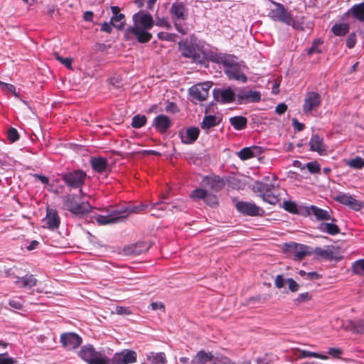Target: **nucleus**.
<instances>
[{
  "label": "nucleus",
  "mask_w": 364,
  "mask_h": 364,
  "mask_svg": "<svg viewBox=\"0 0 364 364\" xmlns=\"http://www.w3.org/2000/svg\"><path fill=\"white\" fill-rule=\"evenodd\" d=\"M313 253L322 259H332L333 257V252L329 248L324 250L320 247H317L313 250Z\"/></svg>",
  "instance_id": "36"
},
{
  "label": "nucleus",
  "mask_w": 364,
  "mask_h": 364,
  "mask_svg": "<svg viewBox=\"0 0 364 364\" xmlns=\"http://www.w3.org/2000/svg\"><path fill=\"white\" fill-rule=\"evenodd\" d=\"M360 22H364V1L354 4L345 14Z\"/></svg>",
  "instance_id": "23"
},
{
  "label": "nucleus",
  "mask_w": 364,
  "mask_h": 364,
  "mask_svg": "<svg viewBox=\"0 0 364 364\" xmlns=\"http://www.w3.org/2000/svg\"><path fill=\"white\" fill-rule=\"evenodd\" d=\"M224 69L230 79L246 82L247 77L242 72L240 65L235 61L232 55L228 60V63L224 66Z\"/></svg>",
  "instance_id": "9"
},
{
  "label": "nucleus",
  "mask_w": 364,
  "mask_h": 364,
  "mask_svg": "<svg viewBox=\"0 0 364 364\" xmlns=\"http://www.w3.org/2000/svg\"><path fill=\"white\" fill-rule=\"evenodd\" d=\"M211 361L213 364H231L232 362L229 358L221 355H213V358Z\"/></svg>",
  "instance_id": "46"
},
{
  "label": "nucleus",
  "mask_w": 364,
  "mask_h": 364,
  "mask_svg": "<svg viewBox=\"0 0 364 364\" xmlns=\"http://www.w3.org/2000/svg\"><path fill=\"white\" fill-rule=\"evenodd\" d=\"M349 29L348 23H336L332 26L331 31L336 36H344L348 33Z\"/></svg>",
  "instance_id": "32"
},
{
  "label": "nucleus",
  "mask_w": 364,
  "mask_h": 364,
  "mask_svg": "<svg viewBox=\"0 0 364 364\" xmlns=\"http://www.w3.org/2000/svg\"><path fill=\"white\" fill-rule=\"evenodd\" d=\"M146 123L145 115L137 114L132 118V126L133 128L139 129Z\"/></svg>",
  "instance_id": "39"
},
{
  "label": "nucleus",
  "mask_w": 364,
  "mask_h": 364,
  "mask_svg": "<svg viewBox=\"0 0 364 364\" xmlns=\"http://www.w3.org/2000/svg\"><path fill=\"white\" fill-rule=\"evenodd\" d=\"M37 282L33 274H27L23 277H16L14 283L21 288L31 289L36 286Z\"/></svg>",
  "instance_id": "25"
},
{
  "label": "nucleus",
  "mask_w": 364,
  "mask_h": 364,
  "mask_svg": "<svg viewBox=\"0 0 364 364\" xmlns=\"http://www.w3.org/2000/svg\"><path fill=\"white\" fill-rule=\"evenodd\" d=\"M346 329L355 334L364 333V318L355 321H349L346 326Z\"/></svg>",
  "instance_id": "28"
},
{
  "label": "nucleus",
  "mask_w": 364,
  "mask_h": 364,
  "mask_svg": "<svg viewBox=\"0 0 364 364\" xmlns=\"http://www.w3.org/2000/svg\"><path fill=\"white\" fill-rule=\"evenodd\" d=\"M178 47L183 56L191 58L193 63L205 65L206 58L203 52L183 41L178 43Z\"/></svg>",
  "instance_id": "8"
},
{
  "label": "nucleus",
  "mask_w": 364,
  "mask_h": 364,
  "mask_svg": "<svg viewBox=\"0 0 364 364\" xmlns=\"http://www.w3.org/2000/svg\"><path fill=\"white\" fill-rule=\"evenodd\" d=\"M201 185L214 193H218L222 190L225 185V181L218 175H211L204 177Z\"/></svg>",
  "instance_id": "11"
},
{
  "label": "nucleus",
  "mask_w": 364,
  "mask_h": 364,
  "mask_svg": "<svg viewBox=\"0 0 364 364\" xmlns=\"http://www.w3.org/2000/svg\"><path fill=\"white\" fill-rule=\"evenodd\" d=\"M283 208L288 212L291 213H298V208L296 207V205L294 202H292L291 200H285L283 203Z\"/></svg>",
  "instance_id": "51"
},
{
  "label": "nucleus",
  "mask_w": 364,
  "mask_h": 364,
  "mask_svg": "<svg viewBox=\"0 0 364 364\" xmlns=\"http://www.w3.org/2000/svg\"><path fill=\"white\" fill-rule=\"evenodd\" d=\"M208 205L215 207L218 204V198L215 195L208 194L204 200Z\"/></svg>",
  "instance_id": "59"
},
{
  "label": "nucleus",
  "mask_w": 364,
  "mask_h": 364,
  "mask_svg": "<svg viewBox=\"0 0 364 364\" xmlns=\"http://www.w3.org/2000/svg\"><path fill=\"white\" fill-rule=\"evenodd\" d=\"M208 193V191L205 189L196 188L192 193V196L194 198L203 199L205 200Z\"/></svg>",
  "instance_id": "52"
},
{
  "label": "nucleus",
  "mask_w": 364,
  "mask_h": 364,
  "mask_svg": "<svg viewBox=\"0 0 364 364\" xmlns=\"http://www.w3.org/2000/svg\"><path fill=\"white\" fill-rule=\"evenodd\" d=\"M124 17L125 16L123 14H117V16H113L111 18L112 25L119 30H122L124 26V23L121 21L123 19H124Z\"/></svg>",
  "instance_id": "40"
},
{
  "label": "nucleus",
  "mask_w": 364,
  "mask_h": 364,
  "mask_svg": "<svg viewBox=\"0 0 364 364\" xmlns=\"http://www.w3.org/2000/svg\"><path fill=\"white\" fill-rule=\"evenodd\" d=\"M287 110V105L284 102L279 103L275 108V112L279 115L283 114Z\"/></svg>",
  "instance_id": "64"
},
{
  "label": "nucleus",
  "mask_w": 364,
  "mask_h": 364,
  "mask_svg": "<svg viewBox=\"0 0 364 364\" xmlns=\"http://www.w3.org/2000/svg\"><path fill=\"white\" fill-rule=\"evenodd\" d=\"M230 55L216 54L210 57V60L214 63L223 64V66L228 63V60L230 58Z\"/></svg>",
  "instance_id": "42"
},
{
  "label": "nucleus",
  "mask_w": 364,
  "mask_h": 364,
  "mask_svg": "<svg viewBox=\"0 0 364 364\" xmlns=\"http://www.w3.org/2000/svg\"><path fill=\"white\" fill-rule=\"evenodd\" d=\"M351 269L354 274L364 276V259L355 261L352 264Z\"/></svg>",
  "instance_id": "37"
},
{
  "label": "nucleus",
  "mask_w": 364,
  "mask_h": 364,
  "mask_svg": "<svg viewBox=\"0 0 364 364\" xmlns=\"http://www.w3.org/2000/svg\"><path fill=\"white\" fill-rule=\"evenodd\" d=\"M229 121L236 130H242L247 127V119L244 116H235L230 117Z\"/></svg>",
  "instance_id": "29"
},
{
  "label": "nucleus",
  "mask_w": 364,
  "mask_h": 364,
  "mask_svg": "<svg viewBox=\"0 0 364 364\" xmlns=\"http://www.w3.org/2000/svg\"><path fill=\"white\" fill-rule=\"evenodd\" d=\"M237 155L239 158L242 160H247L250 158H252V152L251 151L250 147H245L242 149L238 153Z\"/></svg>",
  "instance_id": "47"
},
{
  "label": "nucleus",
  "mask_w": 364,
  "mask_h": 364,
  "mask_svg": "<svg viewBox=\"0 0 364 364\" xmlns=\"http://www.w3.org/2000/svg\"><path fill=\"white\" fill-rule=\"evenodd\" d=\"M333 200L343 205H348L356 210L361 208V203L348 193H339L333 197Z\"/></svg>",
  "instance_id": "18"
},
{
  "label": "nucleus",
  "mask_w": 364,
  "mask_h": 364,
  "mask_svg": "<svg viewBox=\"0 0 364 364\" xmlns=\"http://www.w3.org/2000/svg\"><path fill=\"white\" fill-rule=\"evenodd\" d=\"M274 188V186L273 184L264 183L262 182H257L254 186L255 191L259 193L261 196H263V195L266 193H272Z\"/></svg>",
  "instance_id": "34"
},
{
  "label": "nucleus",
  "mask_w": 364,
  "mask_h": 364,
  "mask_svg": "<svg viewBox=\"0 0 364 364\" xmlns=\"http://www.w3.org/2000/svg\"><path fill=\"white\" fill-rule=\"evenodd\" d=\"M305 166L311 173H318L321 171V166L316 161H310L307 163Z\"/></svg>",
  "instance_id": "50"
},
{
  "label": "nucleus",
  "mask_w": 364,
  "mask_h": 364,
  "mask_svg": "<svg viewBox=\"0 0 364 364\" xmlns=\"http://www.w3.org/2000/svg\"><path fill=\"white\" fill-rule=\"evenodd\" d=\"M115 312L118 315L127 316L132 314V311L129 307H124L117 306L115 308Z\"/></svg>",
  "instance_id": "60"
},
{
  "label": "nucleus",
  "mask_w": 364,
  "mask_h": 364,
  "mask_svg": "<svg viewBox=\"0 0 364 364\" xmlns=\"http://www.w3.org/2000/svg\"><path fill=\"white\" fill-rule=\"evenodd\" d=\"M151 208L161 210H168L171 212L182 210V208H181V207L178 205H175L173 203H166L162 201L153 203L151 205Z\"/></svg>",
  "instance_id": "30"
},
{
  "label": "nucleus",
  "mask_w": 364,
  "mask_h": 364,
  "mask_svg": "<svg viewBox=\"0 0 364 364\" xmlns=\"http://www.w3.org/2000/svg\"><path fill=\"white\" fill-rule=\"evenodd\" d=\"M169 14L171 20L174 24L175 28L181 34L187 33V28H184L181 23L186 21L188 16V10L183 2H175L171 6Z\"/></svg>",
  "instance_id": "5"
},
{
  "label": "nucleus",
  "mask_w": 364,
  "mask_h": 364,
  "mask_svg": "<svg viewBox=\"0 0 364 364\" xmlns=\"http://www.w3.org/2000/svg\"><path fill=\"white\" fill-rule=\"evenodd\" d=\"M75 195H68L63 197V203L66 210L70 212L73 215L77 216L80 218H90L92 221L95 218V215H98L97 213L93 212V208L87 201H82L78 203L75 200Z\"/></svg>",
  "instance_id": "4"
},
{
  "label": "nucleus",
  "mask_w": 364,
  "mask_h": 364,
  "mask_svg": "<svg viewBox=\"0 0 364 364\" xmlns=\"http://www.w3.org/2000/svg\"><path fill=\"white\" fill-rule=\"evenodd\" d=\"M323 43V41L320 39H315L311 48L307 50L308 55H311L313 53H321V50L320 49V46Z\"/></svg>",
  "instance_id": "44"
},
{
  "label": "nucleus",
  "mask_w": 364,
  "mask_h": 364,
  "mask_svg": "<svg viewBox=\"0 0 364 364\" xmlns=\"http://www.w3.org/2000/svg\"><path fill=\"white\" fill-rule=\"evenodd\" d=\"M46 221L50 230H54L58 228L60 223V218L58 211L55 209L47 208Z\"/></svg>",
  "instance_id": "21"
},
{
  "label": "nucleus",
  "mask_w": 364,
  "mask_h": 364,
  "mask_svg": "<svg viewBox=\"0 0 364 364\" xmlns=\"http://www.w3.org/2000/svg\"><path fill=\"white\" fill-rule=\"evenodd\" d=\"M288 247L292 252L295 260H301L306 256L311 255L313 253L312 248L306 245L291 242L288 245Z\"/></svg>",
  "instance_id": "14"
},
{
  "label": "nucleus",
  "mask_w": 364,
  "mask_h": 364,
  "mask_svg": "<svg viewBox=\"0 0 364 364\" xmlns=\"http://www.w3.org/2000/svg\"><path fill=\"white\" fill-rule=\"evenodd\" d=\"M79 356L88 364H131L136 361V353L132 350H124L108 358L102 351H97L91 344L83 346Z\"/></svg>",
  "instance_id": "1"
},
{
  "label": "nucleus",
  "mask_w": 364,
  "mask_h": 364,
  "mask_svg": "<svg viewBox=\"0 0 364 364\" xmlns=\"http://www.w3.org/2000/svg\"><path fill=\"white\" fill-rule=\"evenodd\" d=\"M124 250L127 255H138L146 250V247L144 243L135 244L125 247Z\"/></svg>",
  "instance_id": "31"
},
{
  "label": "nucleus",
  "mask_w": 364,
  "mask_h": 364,
  "mask_svg": "<svg viewBox=\"0 0 364 364\" xmlns=\"http://www.w3.org/2000/svg\"><path fill=\"white\" fill-rule=\"evenodd\" d=\"M8 139L11 142H15L19 139V134L15 128L11 127L8 130Z\"/></svg>",
  "instance_id": "55"
},
{
  "label": "nucleus",
  "mask_w": 364,
  "mask_h": 364,
  "mask_svg": "<svg viewBox=\"0 0 364 364\" xmlns=\"http://www.w3.org/2000/svg\"><path fill=\"white\" fill-rule=\"evenodd\" d=\"M287 284L290 291L296 292L299 291V285L292 278L287 279Z\"/></svg>",
  "instance_id": "58"
},
{
  "label": "nucleus",
  "mask_w": 364,
  "mask_h": 364,
  "mask_svg": "<svg viewBox=\"0 0 364 364\" xmlns=\"http://www.w3.org/2000/svg\"><path fill=\"white\" fill-rule=\"evenodd\" d=\"M347 164L351 168L361 169L364 167V159L361 157L357 156L348 161Z\"/></svg>",
  "instance_id": "43"
},
{
  "label": "nucleus",
  "mask_w": 364,
  "mask_h": 364,
  "mask_svg": "<svg viewBox=\"0 0 364 364\" xmlns=\"http://www.w3.org/2000/svg\"><path fill=\"white\" fill-rule=\"evenodd\" d=\"M134 25L128 27L124 32V38L129 40L134 36L138 42L146 43L151 41L152 34L147 31L154 24L153 17L150 14L139 11L132 16Z\"/></svg>",
  "instance_id": "2"
},
{
  "label": "nucleus",
  "mask_w": 364,
  "mask_h": 364,
  "mask_svg": "<svg viewBox=\"0 0 364 364\" xmlns=\"http://www.w3.org/2000/svg\"><path fill=\"white\" fill-rule=\"evenodd\" d=\"M189 100L195 103L202 102L207 99L208 92H188Z\"/></svg>",
  "instance_id": "41"
},
{
  "label": "nucleus",
  "mask_w": 364,
  "mask_h": 364,
  "mask_svg": "<svg viewBox=\"0 0 364 364\" xmlns=\"http://www.w3.org/2000/svg\"><path fill=\"white\" fill-rule=\"evenodd\" d=\"M237 210L247 216L262 215L264 210L253 203L238 201L235 205Z\"/></svg>",
  "instance_id": "12"
},
{
  "label": "nucleus",
  "mask_w": 364,
  "mask_h": 364,
  "mask_svg": "<svg viewBox=\"0 0 364 364\" xmlns=\"http://www.w3.org/2000/svg\"><path fill=\"white\" fill-rule=\"evenodd\" d=\"M321 97L318 92H307L304 103L303 105V110L305 113L311 112L313 109L320 105Z\"/></svg>",
  "instance_id": "19"
},
{
  "label": "nucleus",
  "mask_w": 364,
  "mask_h": 364,
  "mask_svg": "<svg viewBox=\"0 0 364 364\" xmlns=\"http://www.w3.org/2000/svg\"><path fill=\"white\" fill-rule=\"evenodd\" d=\"M147 359L150 362V364H166V357L164 353L160 352V353H150L147 355Z\"/></svg>",
  "instance_id": "33"
},
{
  "label": "nucleus",
  "mask_w": 364,
  "mask_h": 364,
  "mask_svg": "<svg viewBox=\"0 0 364 364\" xmlns=\"http://www.w3.org/2000/svg\"><path fill=\"white\" fill-rule=\"evenodd\" d=\"M172 124L171 119L167 115L162 114L155 117L152 122V127L161 134L166 133Z\"/></svg>",
  "instance_id": "15"
},
{
  "label": "nucleus",
  "mask_w": 364,
  "mask_h": 364,
  "mask_svg": "<svg viewBox=\"0 0 364 364\" xmlns=\"http://www.w3.org/2000/svg\"><path fill=\"white\" fill-rule=\"evenodd\" d=\"M285 284H287V279L283 275L279 274L274 279V284L277 288L282 289L284 287Z\"/></svg>",
  "instance_id": "61"
},
{
  "label": "nucleus",
  "mask_w": 364,
  "mask_h": 364,
  "mask_svg": "<svg viewBox=\"0 0 364 364\" xmlns=\"http://www.w3.org/2000/svg\"><path fill=\"white\" fill-rule=\"evenodd\" d=\"M305 210L306 215H314L316 220L324 222L328 221L329 219H331L332 216V210L331 209L324 210L316 205H311L310 206L305 207Z\"/></svg>",
  "instance_id": "13"
},
{
  "label": "nucleus",
  "mask_w": 364,
  "mask_h": 364,
  "mask_svg": "<svg viewBox=\"0 0 364 364\" xmlns=\"http://www.w3.org/2000/svg\"><path fill=\"white\" fill-rule=\"evenodd\" d=\"M60 341L63 347L68 350L76 349L82 342V338L78 334L73 332L62 333Z\"/></svg>",
  "instance_id": "10"
},
{
  "label": "nucleus",
  "mask_w": 364,
  "mask_h": 364,
  "mask_svg": "<svg viewBox=\"0 0 364 364\" xmlns=\"http://www.w3.org/2000/svg\"><path fill=\"white\" fill-rule=\"evenodd\" d=\"M213 358V355L210 352H206L203 350H199L192 358L191 364H206Z\"/></svg>",
  "instance_id": "27"
},
{
  "label": "nucleus",
  "mask_w": 364,
  "mask_h": 364,
  "mask_svg": "<svg viewBox=\"0 0 364 364\" xmlns=\"http://www.w3.org/2000/svg\"><path fill=\"white\" fill-rule=\"evenodd\" d=\"M165 110L166 112L171 114H176L179 111L176 104L173 102H167L166 105L165 107Z\"/></svg>",
  "instance_id": "57"
},
{
  "label": "nucleus",
  "mask_w": 364,
  "mask_h": 364,
  "mask_svg": "<svg viewBox=\"0 0 364 364\" xmlns=\"http://www.w3.org/2000/svg\"><path fill=\"white\" fill-rule=\"evenodd\" d=\"M213 82L206 81L203 82L197 83L188 89V91H209L212 87Z\"/></svg>",
  "instance_id": "38"
},
{
  "label": "nucleus",
  "mask_w": 364,
  "mask_h": 364,
  "mask_svg": "<svg viewBox=\"0 0 364 364\" xmlns=\"http://www.w3.org/2000/svg\"><path fill=\"white\" fill-rule=\"evenodd\" d=\"M310 151H316L319 155L322 156L326 151V145L323 142V138L318 134H312L309 142Z\"/></svg>",
  "instance_id": "20"
},
{
  "label": "nucleus",
  "mask_w": 364,
  "mask_h": 364,
  "mask_svg": "<svg viewBox=\"0 0 364 364\" xmlns=\"http://www.w3.org/2000/svg\"><path fill=\"white\" fill-rule=\"evenodd\" d=\"M149 205L145 204H139L136 205H129L121 208H112L107 210L109 213L107 215H95V220L99 225H104L117 223L126 218L129 213H139L145 211Z\"/></svg>",
  "instance_id": "3"
},
{
  "label": "nucleus",
  "mask_w": 364,
  "mask_h": 364,
  "mask_svg": "<svg viewBox=\"0 0 364 364\" xmlns=\"http://www.w3.org/2000/svg\"><path fill=\"white\" fill-rule=\"evenodd\" d=\"M14 358L9 357L7 353H0V364H15Z\"/></svg>",
  "instance_id": "54"
},
{
  "label": "nucleus",
  "mask_w": 364,
  "mask_h": 364,
  "mask_svg": "<svg viewBox=\"0 0 364 364\" xmlns=\"http://www.w3.org/2000/svg\"><path fill=\"white\" fill-rule=\"evenodd\" d=\"M55 59L58 60L60 63H61L63 65H64L68 69L73 70L72 67V62L73 58H63L61 57L57 52H55L53 53Z\"/></svg>",
  "instance_id": "45"
},
{
  "label": "nucleus",
  "mask_w": 364,
  "mask_h": 364,
  "mask_svg": "<svg viewBox=\"0 0 364 364\" xmlns=\"http://www.w3.org/2000/svg\"><path fill=\"white\" fill-rule=\"evenodd\" d=\"M263 200L266 201L267 203L271 204V205H276L277 203L279 202V198L277 196L274 195L272 193H266L262 196Z\"/></svg>",
  "instance_id": "49"
},
{
  "label": "nucleus",
  "mask_w": 364,
  "mask_h": 364,
  "mask_svg": "<svg viewBox=\"0 0 364 364\" xmlns=\"http://www.w3.org/2000/svg\"><path fill=\"white\" fill-rule=\"evenodd\" d=\"M220 122L221 118L218 117L215 115L205 114L200 123V127L206 134H209L210 129L218 125Z\"/></svg>",
  "instance_id": "24"
},
{
  "label": "nucleus",
  "mask_w": 364,
  "mask_h": 364,
  "mask_svg": "<svg viewBox=\"0 0 364 364\" xmlns=\"http://www.w3.org/2000/svg\"><path fill=\"white\" fill-rule=\"evenodd\" d=\"M297 355L299 358H316L321 360H326L328 358L327 355H321L320 353L311 352L307 350L298 349Z\"/></svg>",
  "instance_id": "35"
},
{
  "label": "nucleus",
  "mask_w": 364,
  "mask_h": 364,
  "mask_svg": "<svg viewBox=\"0 0 364 364\" xmlns=\"http://www.w3.org/2000/svg\"><path fill=\"white\" fill-rule=\"evenodd\" d=\"M92 170L98 173L106 172L108 168V161L102 156H93L90 160Z\"/></svg>",
  "instance_id": "22"
},
{
  "label": "nucleus",
  "mask_w": 364,
  "mask_h": 364,
  "mask_svg": "<svg viewBox=\"0 0 364 364\" xmlns=\"http://www.w3.org/2000/svg\"><path fill=\"white\" fill-rule=\"evenodd\" d=\"M61 179L70 189H80L82 192V187L85 184L87 177L86 173L82 169L68 171L60 174Z\"/></svg>",
  "instance_id": "6"
},
{
  "label": "nucleus",
  "mask_w": 364,
  "mask_h": 364,
  "mask_svg": "<svg viewBox=\"0 0 364 364\" xmlns=\"http://www.w3.org/2000/svg\"><path fill=\"white\" fill-rule=\"evenodd\" d=\"M236 101L237 105H246L250 103L249 92H238Z\"/></svg>",
  "instance_id": "48"
},
{
  "label": "nucleus",
  "mask_w": 364,
  "mask_h": 364,
  "mask_svg": "<svg viewBox=\"0 0 364 364\" xmlns=\"http://www.w3.org/2000/svg\"><path fill=\"white\" fill-rule=\"evenodd\" d=\"M356 43V35L355 33H351L348 35L346 39V46L348 48H353Z\"/></svg>",
  "instance_id": "62"
},
{
  "label": "nucleus",
  "mask_w": 364,
  "mask_h": 364,
  "mask_svg": "<svg viewBox=\"0 0 364 364\" xmlns=\"http://www.w3.org/2000/svg\"><path fill=\"white\" fill-rule=\"evenodd\" d=\"M158 38L160 40L167 41H174L176 37L175 33H169L165 32H160L157 34Z\"/></svg>",
  "instance_id": "53"
},
{
  "label": "nucleus",
  "mask_w": 364,
  "mask_h": 364,
  "mask_svg": "<svg viewBox=\"0 0 364 364\" xmlns=\"http://www.w3.org/2000/svg\"><path fill=\"white\" fill-rule=\"evenodd\" d=\"M0 90H4V91H15L16 87L12 84L6 83V82L0 81Z\"/></svg>",
  "instance_id": "63"
},
{
  "label": "nucleus",
  "mask_w": 364,
  "mask_h": 364,
  "mask_svg": "<svg viewBox=\"0 0 364 364\" xmlns=\"http://www.w3.org/2000/svg\"><path fill=\"white\" fill-rule=\"evenodd\" d=\"M336 222L337 219L334 217H331V219H329L328 221L321 222L318 225L317 229L323 233L336 235L341 232V229L336 224Z\"/></svg>",
  "instance_id": "17"
},
{
  "label": "nucleus",
  "mask_w": 364,
  "mask_h": 364,
  "mask_svg": "<svg viewBox=\"0 0 364 364\" xmlns=\"http://www.w3.org/2000/svg\"><path fill=\"white\" fill-rule=\"evenodd\" d=\"M311 298V296L309 292H304V293L299 294L298 295V296L296 299H294V302L295 304H300V303L310 300Z\"/></svg>",
  "instance_id": "56"
},
{
  "label": "nucleus",
  "mask_w": 364,
  "mask_h": 364,
  "mask_svg": "<svg viewBox=\"0 0 364 364\" xmlns=\"http://www.w3.org/2000/svg\"><path fill=\"white\" fill-rule=\"evenodd\" d=\"M200 129L196 127H189L185 132L180 131L178 133L181 141L184 144H193L198 139Z\"/></svg>",
  "instance_id": "16"
},
{
  "label": "nucleus",
  "mask_w": 364,
  "mask_h": 364,
  "mask_svg": "<svg viewBox=\"0 0 364 364\" xmlns=\"http://www.w3.org/2000/svg\"><path fill=\"white\" fill-rule=\"evenodd\" d=\"M214 100L221 104L234 102L237 105L235 92H213Z\"/></svg>",
  "instance_id": "26"
},
{
  "label": "nucleus",
  "mask_w": 364,
  "mask_h": 364,
  "mask_svg": "<svg viewBox=\"0 0 364 364\" xmlns=\"http://www.w3.org/2000/svg\"><path fill=\"white\" fill-rule=\"evenodd\" d=\"M272 3L275 7L269 12L268 16L271 19L282 22L289 26L294 24V18L283 4L275 1H272Z\"/></svg>",
  "instance_id": "7"
}]
</instances>
